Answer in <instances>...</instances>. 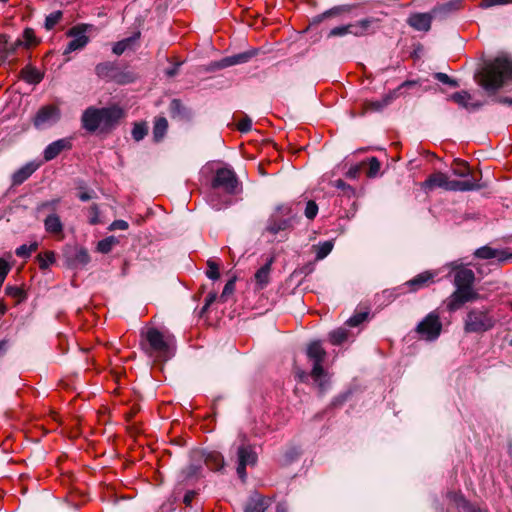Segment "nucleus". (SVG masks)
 <instances>
[{
	"instance_id": "1",
	"label": "nucleus",
	"mask_w": 512,
	"mask_h": 512,
	"mask_svg": "<svg viewBox=\"0 0 512 512\" xmlns=\"http://www.w3.org/2000/svg\"><path fill=\"white\" fill-rule=\"evenodd\" d=\"M242 191L235 172L229 168L216 170L211 183L207 202L215 210H222L233 204L234 196Z\"/></svg>"
},
{
	"instance_id": "2",
	"label": "nucleus",
	"mask_w": 512,
	"mask_h": 512,
	"mask_svg": "<svg viewBox=\"0 0 512 512\" xmlns=\"http://www.w3.org/2000/svg\"><path fill=\"white\" fill-rule=\"evenodd\" d=\"M140 346L154 362H164L173 356L174 337L155 327L141 331Z\"/></svg>"
},
{
	"instance_id": "3",
	"label": "nucleus",
	"mask_w": 512,
	"mask_h": 512,
	"mask_svg": "<svg viewBox=\"0 0 512 512\" xmlns=\"http://www.w3.org/2000/svg\"><path fill=\"white\" fill-rule=\"evenodd\" d=\"M479 84L488 92H495L512 84V59L499 56L487 62L478 75Z\"/></svg>"
},
{
	"instance_id": "4",
	"label": "nucleus",
	"mask_w": 512,
	"mask_h": 512,
	"mask_svg": "<svg viewBox=\"0 0 512 512\" xmlns=\"http://www.w3.org/2000/svg\"><path fill=\"white\" fill-rule=\"evenodd\" d=\"M125 112L119 105H111L103 108L88 107L82 114V127L93 133L97 130L108 132L112 130L124 117Z\"/></svg>"
},
{
	"instance_id": "5",
	"label": "nucleus",
	"mask_w": 512,
	"mask_h": 512,
	"mask_svg": "<svg viewBox=\"0 0 512 512\" xmlns=\"http://www.w3.org/2000/svg\"><path fill=\"white\" fill-rule=\"evenodd\" d=\"M475 274L473 270L456 266L454 268V285L456 290L451 294L447 301V309L456 311L465 303L477 300L479 294L473 289Z\"/></svg>"
},
{
	"instance_id": "6",
	"label": "nucleus",
	"mask_w": 512,
	"mask_h": 512,
	"mask_svg": "<svg viewBox=\"0 0 512 512\" xmlns=\"http://www.w3.org/2000/svg\"><path fill=\"white\" fill-rule=\"evenodd\" d=\"M420 187L428 194L436 188H441L445 191L465 192L479 189L480 185H478L477 179L452 180L447 174L437 171L430 174L427 179L420 184Z\"/></svg>"
},
{
	"instance_id": "7",
	"label": "nucleus",
	"mask_w": 512,
	"mask_h": 512,
	"mask_svg": "<svg viewBox=\"0 0 512 512\" xmlns=\"http://www.w3.org/2000/svg\"><path fill=\"white\" fill-rule=\"evenodd\" d=\"M296 218L292 205H279L269 217L264 232L275 236L280 232L290 230L293 228Z\"/></svg>"
},
{
	"instance_id": "8",
	"label": "nucleus",
	"mask_w": 512,
	"mask_h": 512,
	"mask_svg": "<svg viewBox=\"0 0 512 512\" xmlns=\"http://www.w3.org/2000/svg\"><path fill=\"white\" fill-rule=\"evenodd\" d=\"M307 356L313 361L311 377L318 385L320 391L323 392L328 385V374L322 366L326 357V351L321 346L320 342H312L307 348Z\"/></svg>"
},
{
	"instance_id": "9",
	"label": "nucleus",
	"mask_w": 512,
	"mask_h": 512,
	"mask_svg": "<svg viewBox=\"0 0 512 512\" xmlns=\"http://www.w3.org/2000/svg\"><path fill=\"white\" fill-rule=\"evenodd\" d=\"M495 319L488 309H471L464 321V330L467 333H482L495 326Z\"/></svg>"
},
{
	"instance_id": "10",
	"label": "nucleus",
	"mask_w": 512,
	"mask_h": 512,
	"mask_svg": "<svg viewBox=\"0 0 512 512\" xmlns=\"http://www.w3.org/2000/svg\"><path fill=\"white\" fill-rule=\"evenodd\" d=\"M418 81L408 80L399 85L396 89L385 94L380 100H366L363 103L364 112H380L390 105L400 95L405 93L406 89L418 86Z\"/></svg>"
},
{
	"instance_id": "11",
	"label": "nucleus",
	"mask_w": 512,
	"mask_h": 512,
	"mask_svg": "<svg viewBox=\"0 0 512 512\" xmlns=\"http://www.w3.org/2000/svg\"><path fill=\"white\" fill-rule=\"evenodd\" d=\"M171 497L174 502L182 500L186 506L192 503V470L187 468L177 475Z\"/></svg>"
},
{
	"instance_id": "12",
	"label": "nucleus",
	"mask_w": 512,
	"mask_h": 512,
	"mask_svg": "<svg viewBox=\"0 0 512 512\" xmlns=\"http://www.w3.org/2000/svg\"><path fill=\"white\" fill-rule=\"evenodd\" d=\"M442 330V323L436 312L429 313L416 327V332L425 340H435Z\"/></svg>"
},
{
	"instance_id": "13",
	"label": "nucleus",
	"mask_w": 512,
	"mask_h": 512,
	"mask_svg": "<svg viewBox=\"0 0 512 512\" xmlns=\"http://www.w3.org/2000/svg\"><path fill=\"white\" fill-rule=\"evenodd\" d=\"M238 456V467L237 474L242 479L246 478V467L253 466L257 462V453L253 446L246 443L245 437L242 439V443L239 445L237 450Z\"/></svg>"
},
{
	"instance_id": "14",
	"label": "nucleus",
	"mask_w": 512,
	"mask_h": 512,
	"mask_svg": "<svg viewBox=\"0 0 512 512\" xmlns=\"http://www.w3.org/2000/svg\"><path fill=\"white\" fill-rule=\"evenodd\" d=\"M91 25L79 24L70 28L67 32V36L72 37V40L67 44L64 54L83 49L89 42L86 32Z\"/></svg>"
},
{
	"instance_id": "15",
	"label": "nucleus",
	"mask_w": 512,
	"mask_h": 512,
	"mask_svg": "<svg viewBox=\"0 0 512 512\" xmlns=\"http://www.w3.org/2000/svg\"><path fill=\"white\" fill-rule=\"evenodd\" d=\"M60 109L55 105H46L38 110L33 124L38 129H43L55 124L60 119Z\"/></svg>"
},
{
	"instance_id": "16",
	"label": "nucleus",
	"mask_w": 512,
	"mask_h": 512,
	"mask_svg": "<svg viewBox=\"0 0 512 512\" xmlns=\"http://www.w3.org/2000/svg\"><path fill=\"white\" fill-rule=\"evenodd\" d=\"M379 28V20L373 17L364 18L354 23H350L352 35L363 37L374 33Z\"/></svg>"
},
{
	"instance_id": "17",
	"label": "nucleus",
	"mask_w": 512,
	"mask_h": 512,
	"mask_svg": "<svg viewBox=\"0 0 512 512\" xmlns=\"http://www.w3.org/2000/svg\"><path fill=\"white\" fill-rule=\"evenodd\" d=\"M474 255L480 259H496L499 264L505 263L512 258V252L506 249H494L490 246L478 248Z\"/></svg>"
},
{
	"instance_id": "18",
	"label": "nucleus",
	"mask_w": 512,
	"mask_h": 512,
	"mask_svg": "<svg viewBox=\"0 0 512 512\" xmlns=\"http://www.w3.org/2000/svg\"><path fill=\"white\" fill-rule=\"evenodd\" d=\"M435 19L433 10L427 13H413L408 19L407 23L410 27L417 31L427 32L431 28L432 20Z\"/></svg>"
},
{
	"instance_id": "19",
	"label": "nucleus",
	"mask_w": 512,
	"mask_h": 512,
	"mask_svg": "<svg viewBox=\"0 0 512 512\" xmlns=\"http://www.w3.org/2000/svg\"><path fill=\"white\" fill-rule=\"evenodd\" d=\"M464 0H450L447 3L436 5L432 8L435 19L444 20L451 14L460 10Z\"/></svg>"
},
{
	"instance_id": "20",
	"label": "nucleus",
	"mask_w": 512,
	"mask_h": 512,
	"mask_svg": "<svg viewBox=\"0 0 512 512\" xmlns=\"http://www.w3.org/2000/svg\"><path fill=\"white\" fill-rule=\"evenodd\" d=\"M273 262L274 258L270 257L267 262L255 272L254 281L256 290H263L270 283V273Z\"/></svg>"
},
{
	"instance_id": "21",
	"label": "nucleus",
	"mask_w": 512,
	"mask_h": 512,
	"mask_svg": "<svg viewBox=\"0 0 512 512\" xmlns=\"http://www.w3.org/2000/svg\"><path fill=\"white\" fill-rule=\"evenodd\" d=\"M71 147L72 142L70 138L56 140L49 144L44 150V159L46 161H51L56 158L62 151L68 150Z\"/></svg>"
},
{
	"instance_id": "22",
	"label": "nucleus",
	"mask_w": 512,
	"mask_h": 512,
	"mask_svg": "<svg viewBox=\"0 0 512 512\" xmlns=\"http://www.w3.org/2000/svg\"><path fill=\"white\" fill-rule=\"evenodd\" d=\"M436 273L430 271H424L418 275H416L411 280L407 281L405 285L409 288L410 292H416L421 288L429 286L434 282V278Z\"/></svg>"
},
{
	"instance_id": "23",
	"label": "nucleus",
	"mask_w": 512,
	"mask_h": 512,
	"mask_svg": "<svg viewBox=\"0 0 512 512\" xmlns=\"http://www.w3.org/2000/svg\"><path fill=\"white\" fill-rule=\"evenodd\" d=\"M271 500L258 493L252 494L247 500L244 512H265L269 507Z\"/></svg>"
},
{
	"instance_id": "24",
	"label": "nucleus",
	"mask_w": 512,
	"mask_h": 512,
	"mask_svg": "<svg viewBox=\"0 0 512 512\" xmlns=\"http://www.w3.org/2000/svg\"><path fill=\"white\" fill-rule=\"evenodd\" d=\"M45 231L53 236H63V224L57 214H50L44 220Z\"/></svg>"
},
{
	"instance_id": "25",
	"label": "nucleus",
	"mask_w": 512,
	"mask_h": 512,
	"mask_svg": "<svg viewBox=\"0 0 512 512\" xmlns=\"http://www.w3.org/2000/svg\"><path fill=\"white\" fill-rule=\"evenodd\" d=\"M38 166L34 162H29L18 169L12 176L13 185H20L26 181L38 169Z\"/></svg>"
},
{
	"instance_id": "26",
	"label": "nucleus",
	"mask_w": 512,
	"mask_h": 512,
	"mask_svg": "<svg viewBox=\"0 0 512 512\" xmlns=\"http://www.w3.org/2000/svg\"><path fill=\"white\" fill-rule=\"evenodd\" d=\"M95 72L100 78L114 80L117 78L118 68L113 62H103L96 66Z\"/></svg>"
},
{
	"instance_id": "27",
	"label": "nucleus",
	"mask_w": 512,
	"mask_h": 512,
	"mask_svg": "<svg viewBox=\"0 0 512 512\" xmlns=\"http://www.w3.org/2000/svg\"><path fill=\"white\" fill-rule=\"evenodd\" d=\"M451 170L455 176L463 178V180L476 179L473 176L468 163L463 160L455 159L451 165Z\"/></svg>"
},
{
	"instance_id": "28",
	"label": "nucleus",
	"mask_w": 512,
	"mask_h": 512,
	"mask_svg": "<svg viewBox=\"0 0 512 512\" xmlns=\"http://www.w3.org/2000/svg\"><path fill=\"white\" fill-rule=\"evenodd\" d=\"M451 100L457 103L459 106L467 109L474 110L481 106L480 103H472V97L467 91L456 92L451 96Z\"/></svg>"
},
{
	"instance_id": "29",
	"label": "nucleus",
	"mask_w": 512,
	"mask_h": 512,
	"mask_svg": "<svg viewBox=\"0 0 512 512\" xmlns=\"http://www.w3.org/2000/svg\"><path fill=\"white\" fill-rule=\"evenodd\" d=\"M139 36L140 33H136L131 37L118 41L113 46V53H115L116 55H121L126 50L131 49L135 42L139 39Z\"/></svg>"
},
{
	"instance_id": "30",
	"label": "nucleus",
	"mask_w": 512,
	"mask_h": 512,
	"mask_svg": "<svg viewBox=\"0 0 512 512\" xmlns=\"http://www.w3.org/2000/svg\"><path fill=\"white\" fill-rule=\"evenodd\" d=\"M168 129V121L165 117H157L154 121L153 138L156 142L163 139Z\"/></svg>"
},
{
	"instance_id": "31",
	"label": "nucleus",
	"mask_w": 512,
	"mask_h": 512,
	"mask_svg": "<svg viewBox=\"0 0 512 512\" xmlns=\"http://www.w3.org/2000/svg\"><path fill=\"white\" fill-rule=\"evenodd\" d=\"M21 77L29 84H38L43 76L36 68L26 66L21 70Z\"/></svg>"
},
{
	"instance_id": "32",
	"label": "nucleus",
	"mask_w": 512,
	"mask_h": 512,
	"mask_svg": "<svg viewBox=\"0 0 512 512\" xmlns=\"http://www.w3.org/2000/svg\"><path fill=\"white\" fill-rule=\"evenodd\" d=\"M313 249L316 252V259L322 260L332 251L333 243L332 241H325L318 245H314Z\"/></svg>"
},
{
	"instance_id": "33",
	"label": "nucleus",
	"mask_w": 512,
	"mask_h": 512,
	"mask_svg": "<svg viewBox=\"0 0 512 512\" xmlns=\"http://www.w3.org/2000/svg\"><path fill=\"white\" fill-rule=\"evenodd\" d=\"M250 57H251V54H249V53H240L237 55L226 57L222 60V66L228 67V66H233L236 64L245 63L248 61V59Z\"/></svg>"
},
{
	"instance_id": "34",
	"label": "nucleus",
	"mask_w": 512,
	"mask_h": 512,
	"mask_svg": "<svg viewBox=\"0 0 512 512\" xmlns=\"http://www.w3.org/2000/svg\"><path fill=\"white\" fill-rule=\"evenodd\" d=\"M39 268L41 270L47 269L51 264L55 262V254L52 251H46L44 253H40L37 256Z\"/></svg>"
},
{
	"instance_id": "35",
	"label": "nucleus",
	"mask_w": 512,
	"mask_h": 512,
	"mask_svg": "<svg viewBox=\"0 0 512 512\" xmlns=\"http://www.w3.org/2000/svg\"><path fill=\"white\" fill-rule=\"evenodd\" d=\"M90 262V256L88 251L85 248H79L75 251L73 257V265L75 266H85Z\"/></svg>"
},
{
	"instance_id": "36",
	"label": "nucleus",
	"mask_w": 512,
	"mask_h": 512,
	"mask_svg": "<svg viewBox=\"0 0 512 512\" xmlns=\"http://www.w3.org/2000/svg\"><path fill=\"white\" fill-rule=\"evenodd\" d=\"M348 338V331L345 328H338L329 334L330 342L334 345H340Z\"/></svg>"
},
{
	"instance_id": "37",
	"label": "nucleus",
	"mask_w": 512,
	"mask_h": 512,
	"mask_svg": "<svg viewBox=\"0 0 512 512\" xmlns=\"http://www.w3.org/2000/svg\"><path fill=\"white\" fill-rule=\"evenodd\" d=\"M37 249V242L31 243L30 245L23 244L16 249L15 254L20 258H28Z\"/></svg>"
},
{
	"instance_id": "38",
	"label": "nucleus",
	"mask_w": 512,
	"mask_h": 512,
	"mask_svg": "<svg viewBox=\"0 0 512 512\" xmlns=\"http://www.w3.org/2000/svg\"><path fill=\"white\" fill-rule=\"evenodd\" d=\"M131 133L135 141H141L147 135L148 127L145 123H135Z\"/></svg>"
},
{
	"instance_id": "39",
	"label": "nucleus",
	"mask_w": 512,
	"mask_h": 512,
	"mask_svg": "<svg viewBox=\"0 0 512 512\" xmlns=\"http://www.w3.org/2000/svg\"><path fill=\"white\" fill-rule=\"evenodd\" d=\"M5 293H6V295L16 299L17 302H21L22 300H24L26 298L25 291L19 286L8 285L5 288Z\"/></svg>"
},
{
	"instance_id": "40",
	"label": "nucleus",
	"mask_w": 512,
	"mask_h": 512,
	"mask_svg": "<svg viewBox=\"0 0 512 512\" xmlns=\"http://www.w3.org/2000/svg\"><path fill=\"white\" fill-rule=\"evenodd\" d=\"M116 243H117V240L115 237H113V236L107 237L98 242L97 250L104 254L109 253Z\"/></svg>"
},
{
	"instance_id": "41",
	"label": "nucleus",
	"mask_w": 512,
	"mask_h": 512,
	"mask_svg": "<svg viewBox=\"0 0 512 512\" xmlns=\"http://www.w3.org/2000/svg\"><path fill=\"white\" fill-rule=\"evenodd\" d=\"M236 287V277H232L225 284L223 291L220 295V300L226 302L230 296L233 295Z\"/></svg>"
},
{
	"instance_id": "42",
	"label": "nucleus",
	"mask_w": 512,
	"mask_h": 512,
	"mask_svg": "<svg viewBox=\"0 0 512 512\" xmlns=\"http://www.w3.org/2000/svg\"><path fill=\"white\" fill-rule=\"evenodd\" d=\"M366 165H368V171L366 172L368 177L373 178L378 175L381 163L376 157H371L368 162H366Z\"/></svg>"
},
{
	"instance_id": "43",
	"label": "nucleus",
	"mask_w": 512,
	"mask_h": 512,
	"mask_svg": "<svg viewBox=\"0 0 512 512\" xmlns=\"http://www.w3.org/2000/svg\"><path fill=\"white\" fill-rule=\"evenodd\" d=\"M368 314V311L357 312L346 321V324L350 327H357L367 319Z\"/></svg>"
},
{
	"instance_id": "44",
	"label": "nucleus",
	"mask_w": 512,
	"mask_h": 512,
	"mask_svg": "<svg viewBox=\"0 0 512 512\" xmlns=\"http://www.w3.org/2000/svg\"><path fill=\"white\" fill-rule=\"evenodd\" d=\"M0 44H3L9 51V56L14 55L19 47L24 46V42L21 38H18L14 43L8 45L4 35H0Z\"/></svg>"
},
{
	"instance_id": "45",
	"label": "nucleus",
	"mask_w": 512,
	"mask_h": 512,
	"mask_svg": "<svg viewBox=\"0 0 512 512\" xmlns=\"http://www.w3.org/2000/svg\"><path fill=\"white\" fill-rule=\"evenodd\" d=\"M61 18H62L61 11H55V12L49 14L45 20V28L47 30L53 29L55 27V25L59 23Z\"/></svg>"
},
{
	"instance_id": "46",
	"label": "nucleus",
	"mask_w": 512,
	"mask_h": 512,
	"mask_svg": "<svg viewBox=\"0 0 512 512\" xmlns=\"http://www.w3.org/2000/svg\"><path fill=\"white\" fill-rule=\"evenodd\" d=\"M88 222L91 225H97L101 223L100 211L96 204L91 205L88 209Z\"/></svg>"
},
{
	"instance_id": "47",
	"label": "nucleus",
	"mask_w": 512,
	"mask_h": 512,
	"mask_svg": "<svg viewBox=\"0 0 512 512\" xmlns=\"http://www.w3.org/2000/svg\"><path fill=\"white\" fill-rule=\"evenodd\" d=\"M206 275L208 278H210L212 280H216L219 278V276H220L219 265L215 261H213V260L207 261Z\"/></svg>"
},
{
	"instance_id": "48",
	"label": "nucleus",
	"mask_w": 512,
	"mask_h": 512,
	"mask_svg": "<svg viewBox=\"0 0 512 512\" xmlns=\"http://www.w3.org/2000/svg\"><path fill=\"white\" fill-rule=\"evenodd\" d=\"M304 214L307 219L313 220L318 214V205L315 201L309 200L306 203Z\"/></svg>"
},
{
	"instance_id": "49",
	"label": "nucleus",
	"mask_w": 512,
	"mask_h": 512,
	"mask_svg": "<svg viewBox=\"0 0 512 512\" xmlns=\"http://www.w3.org/2000/svg\"><path fill=\"white\" fill-rule=\"evenodd\" d=\"M207 465L214 470H218L223 466L222 458L219 454H210L206 460Z\"/></svg>"
},
{
	"instance_id": "50",
	"label": "nucleus",
	"mask_w": 512,
	"mask_h": 512,
	"mask_svg": "<svg viewBox=\"0 0 512 512\" xmlns=\"http://www.w3.org/2000/svg\"><path fill=\"white\" fill-rule=\"evenodd\" d=\"M24 42V47H29L30 45H33L36 43V37L33 29L26 28L23 32L22 38Z\"/></svg>"
},
{
	"instance_id": "51",
	"label": "nucleus",
	"mask_w": 512,
	"mask_h": 512,
	"mask_svg": "<svg viewBox=\"0 0 512 512\" xmlns=\"http://www.w3.org/2000/svg\"><path fill=\"white\" fill-rule=\"evenodd\" d=\"M435 79H437L439 82L449 85L451 87H458L459 84L456 80L450 78L447 74L438 72L434 75Z\"/></svg>"
},
{
	"instance_id": "52",
	"label": "nucleus",
	"mask_w": 512,
	"mask_h": 512,
	"mask_svg": "<svg viewBox=\"0 0 512 512\" xmlns=\"http://www.w3.org/2000/svg\"><path fill=\"white\" fill-rule=\"evenodd\" d=\"M512 3V0H482L480 7L483 9L491 8L499 5H506Z\"/></svg>"
},
{
	"instance_id": "53",
	"label": "nucleus",
	"mask_w": 512,
	"mask_h": 512,
	"mask_svg": "<svg viewBox=\"0 0 512 512\" xmlns=\"http://www.w3.org/2000/svg\"><path fill=\"white\" fill-rule=\"evenodd\" d=\"M251 128H252V120L247 116L240 119L237 123V129L242 133L249 132L251 130Z\"/></svg>"
},
{
	"instance_id": "54",
	"label": "nucleus",
	"mask_w": 512,
	"mask_h": 512,
	"mask_svg": "<svg viewBox=\"0 0 512 512\" xmlns=\"http://www.w3.org/2000/svg\"><path fill=\"white\" fill-rule=\"evenodd\" d=\"M170 113L173 117L181 115L183 111V106L180 100L173 99L169 105Z\"/></svg>"
},
{
	"instance_id": "55",
	"label": "nucleus",
	"mask_w": 512,
	"mask_h": 512,
	"mask_svg": "<svg viewBox=\"0 0 512 512\" xmlns=\"http://www.w3.org/2000/svg\"><path fill=\"white\" fill-rule=\"evenodd\" d=\"M458 505H461L466 512H486L480 508H476L474 505L467 502L462 496L459 497Z\"/></svg>"
},
{
	"instance_id": "56",
	"label": "nucleus",
	"mask_w": 512,
	"mask_h": 512,
	"mask_svg": "<svg viewBox=\"0 0 512 512\" xmlns=\"http://www.w3.org/2000/svg\"><path fill=\"white\" fill-rule=\"evenodd\" d=\"M134 80V76L131 73H120L118 71L117 78L114 79L117 83L127 84L131 83Z\"/></svg>"
},
{
	"instance_id": "57",
	"label": "nucleus",
	"mask_w": 512,
	"mask_h": 512,
	"mask_svg": "<svg viewBox=\"0 0 512 512\" xmlns=\"http://www.w3.org/2000/svg\"><path fill=\"white\" fill-rule=\"evenodd\" d=\"M129 227L128 223L125 220H115L109 226V230H127Z\"/></svg>"
},
{
	"instance_id": "58",
	"label": "nucleus",
	"mask_w": 512,
	"mask_h": 512,
	"mask_svg": "<svg viewBox=\"0 0 512 512\" xmlns=\"http://www.w3.org/2000/svg\"><path fill=\"white\" fill-rule=\"evenodd\" d=\"M9 270V264L4 259H0V283L4 282Z\"/></svg>"
},
{
	"instance_id": "59",
	"label": "nucleus",
	"mask_w": 512,
	"mask_h": 512,
	"mask_svg": "<svg viewBox=\"0 0 512 512\" xmlns=\"http://www.w3.org/2000/svg\"><path fill=\"white\" fill-rule=\"evenodd\" d=\"M217 295L215 293H209L205 299V304L200 311V316H202L208 309V307L215 302Z\"/></svg>"
},
{
	"instance_id": "60",
	"label": "nucleus",
	"mask_w": 512,
	"mask_h": 512,
	"mask_svg": "<svg viewBox=\"0 0 512 512\" xmlns=\"http://www.w3.org/2000/svg\"><path fill=\"white\" fill-rule=\"evenodd\" d=\"M365 165H366V162H365V161H363V162H361V164H359V165H355V166L351 167V168L348 170L347 175H348L350 178H355V177L359 174V172H360V170L362 169V167H363V166H365Z\"/></svg>"
},
{
	"instance_id": "61",
	"label": "nucleus",
	"mask_w": 512,
	"mask_h": 512,
	"mask_svg": "<svg viewBox=\"0 0 512 512\" xmlns=\"http://www.w3.org/2000/svg\"><path fill=\"white\" fill-rule=\"evenodd\" d=\"M342 36H346L343 26L334 27L328 33V37L329 38H331V37H342Z\"/></svg>"
},
{
	"instance_id": "62",
	"label": "nucleus",
	"mask_w": 512,
	"mask_h": 512,
	"mask_svg": "<svg viewBox=\"0 0 512 512\" xmlns=\"http://www.w3.org/2000/svg\"><path fill=\"white\" fill-rule=\"evenodd\" d=\"M342 11H343V9L341 7H334L331 10L324 12L322 14V18H327V17H330L332 15H337V14H339Z\"/></svg>"
},
{
	"instance_id": "63",
	"label": "nucleus",
	"mask_w": 512,
	"mask_h": 512,
	"mask_svg": "<svg viewBox=\"0 0 512 512\" xmlns=\"http://www.w3.org/2000/svg\"><path fill=\"white\" fill-rule=\"evenodd\" d=\"M59 202H60L59 199H54V200H51V201H46V202L42 203L41 207L42 208L55 209L56 206L59 204Z\"/></svg>"
},
{
	"instance_id": "64",
	"label": "nucleus",
	"mask_w": 512,
	"mask_h": 512,
	"mask_svg": "<svg viewBox=\"0 0 512 512\" xmlns=\"http://www.w3.org/2000/svg\"><path fill=\"white\" fill-rule=\"evenodd\" d=\"M9 57V51L6 47H4V45L0 46V64L6 61Z\"/></svg>"
}]
</instances>
